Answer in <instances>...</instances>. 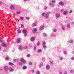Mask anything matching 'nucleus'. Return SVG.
Wrapping results in <instances>:
<instances>
[{
	"mask_svg": "<svg viewBox=\"0 0 74 74\" xmlns=\"http://www.w3.org/2000/svg\"><path fill=\"white\" fill-rule=\"evenodd\" d=\"M20 60L22 63L23 64H24L26 62V61L23 58H21Z\"/></svg>",
	"mask_w": 74,
	"mask_h": 74,
	"instance_id": "nucleus-1",
	"label": "nucleus"
},
{
	"mask_svg": "<svg viewBox=\"0 0 74 74\" xmlns=\"http://www.w3.org/2000/svg\"><path fill=\"white\" fill-rule=\"evenodd\" d=\"M4 69L5 71H8V67L7 66H5L4 67Z\"/></svg>",
	"mask_w": 74,
	"mask_h": 74,
	"instance_id": "nucleus-2",
	"label": "nucleus"
},
{
	"mask_svg": "<svg viewBox=\"0 0 74 74\" xmlns=\"http://www.w3.org/2000/svg\"><path fill=\"white\" fill-rule=\"evenodd\" d=\"M44 26H41L40 28V30H43V29H44Z\"/></svg>",
	"mask_w": 74,
	"mask_h": 74,
	"instance_id": "nucleus-3",
	"label": "nucleus"
},
{
	"mask_svg": "<svg viewBox=\"0 0 74 74\" xmlns=\"http://www.w3.org/2000/svg\"><path fill=\"white\" fill-rule=\"evenodd\" d=\"M37 31V29L35 28H34L32 30V32L33 33H36Z\"/></svg>",
	"mask_w": 74,
	"mask_h": 74,
	"instance_id": "nucleus-4",
	"label": "nucleus"
},
{
	"mask_svg": "<svg viewBox=\"0 0 74 74\" xmlns=\"http://www.w3.org/2000/svg\"><path fill=\"white\" fill-rule=\"evenodd\" d=\"M17 41L18 43H20L21 42V39H20V38H17Z\"/></svg>",
	"mask_w": 74,
	"mask_h": 74,
	"instance_id": "nucleus-5",
	"label": "nucleus"
},
{
	"mask_svg": "<svg viewBox=\"0 0 74 74\" xmlns=\"http://www.w3.org/2000/svg\"><path fill=\"white\" fill-rule=\"evenodd\" d=\"M23 32L24 33H27V31H26V29H24L23 30Z\"/></svg>",
	"mask_w": 74,
	"mask_h": 74,
	"instance_id": "nucleus-6",
	"label": "nucleus"
},
{
	"mask_svg": "<svg viewBox=\"0 0 74 74\" xmlns=\"http://www.w3.org/2000/svg\"><path fill=\"white\" fill-rule=\"evenodd\" d=\"M56 18H59L60 16V14L57 13L56 14Z\"/></svg>",
	"mask_w": 74,
	"mask_h": 74,
	"instance_id": "nucleus-7",
	"label": "nucleus"
},
{
	"mask_svg": "<svg viewBox=\"0 0 74 74\" xmlns=\"http://www.w3.org/2000/svg\"><path fill=\"white\" fill-rule=\"evenodd\" d=\"M46 69H48L50 68V66L48 64H47L46 66Z\"/></svg>",
	"mask_w": 74,
	"mask_h": 74,
	"instance_id": "nucleus-8",
	"label": "nucleus"
},
{
	"mask_svg": "<svg viewBox=\"0 0 74 74\" xmlns=\"http://www.w3.org/2000/svg\"><path fill=\"white\" fill-rule=\"evenodd\" d=\"M34 40H35V38H34V37H32L31 38V41H34Z\"/></svg>",
	"mask_w": 74,
	"mask_h": 74,
	"instance_id": "nucleus-9",
	"label": "nucleus"
},
{
	"mask_svg": "<svg viewBox=\"0 0 74 74\" xmlns=\"http://www.w3.org/2000/svg\"><path fill=\"white\" fill-rule=\"evenodd\" d=\"M59 4H60V5H63V4H64L63 3L61 2H60L59 3Z\"/></svg>",
	"mask_w": 74,
	"mask_h": 74,
	"instance_id": "nucleus-10",
	"label": "nucleus"
},
{
	"mask_svg": "<svg viewBox=\"0 0 74 74\" xmlns=\"http://www.w3.org/2000/svg\"><path fill=\"white\" fill-rule=\"evenodd\" d=\"M69 42V43H72V42H74V40H70Z\"/></svg>",
	"mask_w": 74,
	"mask_h": 74,
	"instance_id": "nucleus-11",
	"label": "nucleus"
},
{
	"mask_svg": "<svg viewBox=\"0 0 74 74\" xmlns=\"http://www.w3.org/2000/svg\"><path fill=\"white\" fill-rule=\"evenodd\" d=\"M9 64L10 66H13L14 65V64L11 62H10L9 63Z\"/></svg>",
	"mask_w": 74,
	"mask_h": 74,
	"instance_id": "nucleus-12",
	"label": "nucleus"
},
{
	"mask_svg": "<svg viewBox=\"0 0 74 74\" xmlns=\"http://www.w3.org/2000/svg\"><path fill=\"white\" fill-rule=\"evenodd\" d=\"M23 69H27V67L25 66H24L23 67Z\"/></svg>",
	"mask_w": 74,
	"mask_h": 74,
	"instance_id": "nucleus-13",
	"label": "nucleus"
},
{
	"mask_svg": "<svg viewBox=\"0 0 74 74\" xmlns=\"http://www.w3.org/2000/svg\"><path fill=\"white\" fill-rule=\"evenodd\" d=\"M64 15H66L67 14V11H65L64 12Z\"/></svg>",
	"mask_w": 74,
	"mask_h": 74,
	"instance_id": "nucleus-14",
	"label": "nucleus"
},
{
	"mask_svg": "<svg viewBox=\"0 0 74 74\" xmlns=\"http://www.w3.org/2000/svg\"><path fill=\"white\" fill-rule=\"evenodd\" d=\"M43 35L44 37H47V35L45 33H43Z\"/></svg>",
	"mask_w": 74,
	"mask_h": 74,
	"instance_id": "nucleus-15",
	"label": "nucleus"
},
{
	"mask_svg": "<svg viewBox=\"0 0 74 74\" xmlns=\"http://www.w3.org/2000/svg\"><path fill=\"white\" fill-rule=\"evenodd\" d=\"M67 27H68V28H69L70 27V25L69 24H67Z\"/></svg>",
	"mask_w": 74,
	"mask_h": 74,
	"instance_id": "nucleus-16",
	"label": "nucleus"
},
{
	"mask_svg": "<svg viewBox=\"0 0 74 74\" xmlns=\"http://www.w3.org/2000/svg\"><path fill=\"white\" fill-rule=\"evenodd\" d=\"M32 26L33 27H35V26H36V23L33 24L32 25Z\"/></svg>",
	"mask_w": 74,
	"mask_h": 74,
	"instance_id": "nucleus-17",
	"label": "nucleus"
},
{
	"mask_svg": "<svg viewBox=\"0 0 74 74\" xmlns=\"http://www.w3.org/2000/svg\"><path fill=\"white\" fill-rule=\"evenodd\" d=\"M48 16H49V15L48 14H47L45 15V16L46 18H48Z\"/></svg>",
	"mask_w": 74,
	"mask_h": 74,
	"instance_id": "nucleus-18",
	"label": "nucleus"
},
{
	"mask_svg": "<svg viewBox=\"0 0 74 74\" xmlns=\"http://www.w3.org/2000/svg\"><path fill=\"white\" fill-rule=\"evenodd\" d=\"M38 52L40 53L41 52H42V50L41 49H39L38 50Z\"/></svg>",
	"mask_w": 74,
	"mask_h": 74,
	"instance_id": "nucleus-19",
	"label": "nucleus"
},
{
	"mask_svg": "<svg viewBox=\"0 0 74 74\" xmlns=\"http://www.w3.org/2000/svg\"><path fill=\"white\" fill-rule=\"evenodd\" d=\"M2 45L3 47H6V45L4 43H2Z\"/></svg>",
	"mask_w": 74,
	"mask_h": 74,
	"instance_id": "nucleus-20",
	"label": "nucleus"
},
{
	"mask_svg": "<svg viewBox=\"0 0 74 74\" xmlns=\"http://www.w3.org/2000/svg\"><path fill=\"white\" fill-rule=\"evenodd\" d=\"M29 65H32L33 64V63H32V62H29Z\"/></svg>",
	"mask_w": 74,
	"mask_h": 74,
	"instance_id": "nucleus-21",
	"label": "nucleus"
},
{
	"mask_svg": "<svg viewBox=\"0 0 74 74\" xmlns=\"http://www.w3.org/2000/svg\"><path fill=\"white\" fill-rule=\"evenodd\" d=\"M11 9H14V5H12L11 6Z\"/></svg>",
	"mask_w": 74,
	"mask_h": 74,
	"instance_id": "nucleus-22",
	"label": "nucleus"
},
{
	"mask_svg": "<svg viewBox=\"0 0 74 74\" xmlns=\"http://www.w3.org/2000/svg\"><path fill=\"white\" fill-rule=\"evenodd\" d=\"M10 71H14V69L10 68Z\"/></svg>",
	"mask_w": 74,
	"mask_h": 74,
	"instance_id": "nucleus-23",
	"label": "nucleus"
},
{
	"mask_svg": "<svg viewBox=\"0 0 74 74\" xmlns=\"http://www.w3.org/2000/svg\"><path fill=\"white\" fill-rule=\"evenodd\" d=\"M70 73H74V71L73 70H71L70 71Z\"/></svg>",
	"mask_w": 74,
	"mask_h": 74,
	"instance_id": "nucleus-24",
	"label": "nucleus"
},
{
	"mask_svg": "<svg viewBox=\"0 0 74 74\" xmlns=\"http://www.w3.org/2000/svg\"><path fill=\"white\" fill-rule=\"evenodd\" d=\"M21 26L22 28H23V27H24V25H23V24H21Z\"/></svg>",
	"mask_w": 74,
	"mask_h": 74,
	"instance_id": "nucleus-25",
	"label": "nucleus"
},
{
	"mask_svg": "<svg viewBox=\"0 0 74 74\" xmlns=\"http://www.w3.org/2000/svg\"><path fill=\"white\" fill-rule=\"evenodd\" d=\"M21 12H16V14H20Z\"/></svg>",
	"mask_w": 74,
	"mask_h": 74,
	"instance_id": "nucleus-26",
	"label": "nucleus"
},
{
	"mask_svg": "<svg viewBox=\"0 0 74 74\" xmlns=\"http://www.w3.org/2000/svg\"><path fill=\"white\" fill-rule=\"evenodd\" d=\"M40 74V71H38L36 73V74Z\"/></svg>",
	"mask_w": 74,
	"mask_h": 74,
	"instance_id": "nucleus-27",
	"label": "nucleus"
},
{
	"mask_svg": "<svg viewBox=\"0 0 74 74\" xmlns=\"http://www.w3.org/2000/svg\"><path fill=\"white\" fill-rule=\"evenodd\" d=\"M23 49V48H22V46H20V49Z\"/></svg>",
	"mask_w": 74,
	"mask_h": 74,
	"instance_id": "nucleus-28",
	"label": "nucleus"
},
{
	"mask_svg": "<svg viewBox=\"0 0 74 74\" xmlns=\"http://www.w3.org/2000/svg\"><path fill=\"white\" fill-rule=\"evenodd\" d=\"M18 33H21V30H18Z\"/></svg>",
	"mask_w": 74,
	"mask_h": 74,
	"instance_id": "nucleus-29",
	"label": "nucleus"
},
{
	"mask_svg": "<svg viewBox=\"0 0 74 74\" xmlns=\"http://www.w3.org/2000/svg\"><path fill=\"white\" fill-rule=\"evenodd\" d=\"M43 45H45V42L43 41Z\"/></svg>",
	"mask_w": 74,
	"mask_h": 74,
	"instance_id": "nucleus-30",
	"label": "nucleus"
},
{
	"mask_svg": "<svg viewBox=\"0 0 74 74\" xmlns=\"http://www.w3.org/2000/svg\"><path fill=\"white\" fill-rule=\"evenodd\" d=\"M64 74H67V72L65 71L64 72Z\"/></svg>",
	"mask_w": 74,
	"mask_h": 74,
	"instance_id": "nucleus-31",
	"label": "nucleus"
},
{
	"mask_svg": "<svg viewBox=\"0 0 74 74\" xmlns=\"http://www.w3.org/2000/svg\"><path fill=\"white\" fill-rule=\"evenodd\" d=\"M52 3H55V1H52Z\"/></svg>",
	"mask_w": 74,
	"mask_h": 74,
	"instance_id": "nucleus-32",
	"label": "nucleus"
},
{
	"mask_svg": "<svg viewBox=\"0 0 74 74\" xmlns=\"http://www.w3.org/2000/svg\"><path fill=\"white\" fill-rule=\"evenodd\" d=\"M53 31H54V32H56V29H53Z\"/></svg>",
	"mask_w": 74,
	"mask_h": 74,
	"instance_id": "nucleus-33",
	"label": "nucleus"
},
{
	"mask_svg": "<svg viewBox=\"0 0 74 74\" xmlns=\"http://www.w3.org/2000/svg\"><path fill=\"white\" fill-rule=\"evenodd\" d=\"M40 65H41V66H43V65H44V64H43V63L41 62L40 63Z\"/></svg>",
	"mask_w": 74,
	"mask_h": 74,
	"instance_id": "nucleus-34",
	"label": "nucleus"
},
{
	"mask_svg": "<svg viewBox=\"0 0 74 74\" xmlns=\"http://www.w3.org/2000/svg\"><path fill=\"white\" fill-rule=\"evenodd\" d=\"M20 19L21 20H23V17H20Z\"/></svg>",
	"mask_w": 74,
	"mask_h": 74,
	"instance_id": "nucleus-35",
	"label": "nucleus"
},
{
	"mask_svg": "<svg viewBox=\"0 0 74 74\" xmlns=\"http://www.w3.org/2000/svg\"><path fill=\"white\" fill-rule=\"evenodd\" d=\"M8 59H9L8 57H7L5 59H6V60H8Z\"/></svg>",
	"mask_w": 74,
	"mask_h": 74,
	"instance_id": "nucleus-36",
	"label": "nucleus"
},
{
	"mask_svg": "<svg viewBox=\"0 0 74 74\" xmlns=\"http://www.w3.org/2000/svg\"><path fill=\"white\" fill-rule=\"evenodd\" d=\"M71 60H74V57H71Z\"/></svg>",
	"mask_w": 74,
	"mask_h": 74,
	"instance_id": "nucleus-37",
	"label": "nucleus"
},
{
	"mask_svg": "<svg viewBox=\"0 0 74 74\" xmlns=\"http://www.w3.org/2000/svg\"><path fill=\"white\" fill-rule=\"evenodd\" d=\"M44 15H45V13H43L42 14V16H44Z\"/></svg>",
	"mask_w": 74,
	"mask_h": 74,
	"instance_id": "nucleus-38",
	"label": "nucleus"
},
{
	"mask_svg": "<svg viewBox=\"0 0 74 74\" xmlns=\"http://www.w3.org/2000/svg\"><path fill=\"white\" fill-rule=\"evenodd\" d=\"M24 36H25V37H26V36H27V34H26L24 35Z\"/></svg>",
	"mask_w": 74,
	"mask_h": 74,
	"instance_id": "nucleus-39",
	"label": "nucleus"
},
{
	"mask_svg": "<svg viewBox=\"0 0 74 74\" xmlns=\"http://www.w3.org/2000/svg\"><path fill=\"white\" fill-rule=\"evenodd\" d=\"M26 19L27 20L28 19H29V17H26Z\"/></svg>",
	"mask_w": 74,
	"mask_h": 74,
	"instance_id": "nucleus-40",
	"label": "nucleus"
},
{
	"mask_svg": "<svg viewBox=\"0 0 74 74\" xmlns=\"http://www.w3.org/2000/svg\"><path fill=\"white\" fill-rule=\"evenodd\" d=\"M37 45H38V46H39V45H40V42H38L37 44Z\"/></svg>",
	"mask_w": 74,
	"mask_h": 74,
	"instance_id": "nucleus-41",
	"label": "nucleus"
},
{
	"mask_svg": "<svg viewBox=\"0 0 74 74\" xmlns=\"http://www.w3.org/2000/svg\"><path fill=\"white\" fill-rule=\"evenodd\" d=\"M13 61L14 62H16V60L15 59H14L13 60Z\"/></svg>",
	"mask_w": 74,
	"mask_h": 74,
	"instance_id": "nucleus-42",
	"label": "nucleus"
},
{
	"mask_svg": "<svg viewBox=\"0 0 74 74\" xmlns=\"http://www.w3.org/2000/svg\"><path fill=\"white\" fill-rule=\"evenodd\" d=\"M27 57H29L30 56V55L28 54L27 56Z\"/></svg>",
	"mask_w": 74,
	"mask_h": 74,
	"instance_id": "nucleus-43",
	"label": "nucleus"
},
{
	"mask_svg": "<svg viewBox=\"0 0 74 74\" xmlns=\"http://www.w3.org/2000/svg\"><path fill=\"white\" fill-rule=\"evenodd\" d=\"M62 29L63 30H64V27H62Z\"/></svg>",
	"mask_w": 74,
	"mask_h": 74,
	"instance_id": "nucleus-44",
	"label": "nucleus"
},
{
	"mask_svg": "<svg viewBox=\"0 0 74 74\" xmlns=\"http://www.w3.org/2000/svg\"><path fill=\"white\" fill-rule=\"evenodd\" d=\"M27 48V46H26L25 49H26Z\"/></svg>",
	"mask_w": 74,
	"mask_h": 74,
	"instance_id": "nucleus-45",
	"label": "nucleus"
},
{
	"mask_svg": "<svg viewBox=\"0 0 74 74\" xmlns=\"http://www.w3.org/2000/svg\"><path fill=\"white\" fill-rule=\"evenodd\" d=\"M72 12V10H71L69 12V14H71Z\"/></svg>",
	"mask_w": 74,
	"mask_h": 74,
	"instance_id": "nucleus-46",
	"label": "nucleus"
},
{
	"mask_svg": "<svg viewBox=\"0 0 74 74\" xmlns=\"http://www.w3.org/2000/svg\"><path fill=\"white\" fill-rule=\"evenodd\" d=\"M44 45V48H46V46H45V45Z\"/></svg>",
	"mask_w": 74,
	"mask_h": 74,
	"instance_id": "nucleus-47",
	"label": "nucleus"
},
{
	"mask_svg": "<svg viewBox=\"0 0 74 74\" xmlns=\"http://www.w3.org/2000/svg\"><path fill=\"white\" fill-rule=\"evenodd\" d=\"M44 8H45V9H47V6H46V7H45Z\"/></svg>",
	"mask_w": 74,
	"mask_h": 74,
	"instance_id": "nucleus-48",
	"label": "nucleus"
},
{
	"mask_svg": "<svg viewBox=\"0 0 74 74\" xmlns=\"http://www.w3.org/2000/svg\"><path fill=\"white\" fill-rule=\"evenodd\" d=\"M64 54L65 55L66 54V51H64Z\"/></svg>",
	"mask_w": 74,
	"mask_h": 74,
	"instance_id": "nucleus-49",
	"label": "nucleus"
},
{
	"mask_svg": "<svg viewBox=\"0 0 74 74\" xmlns=\"http://www.w3.org/2000/svg\"><path fill=\"white\" fill-rule=\"evenodd\" d=\"M63 59V58H60V60H62Z\"/></svg>",
	"mask_w": 74,
	"mask_h": 74,
	"instance_id": "nucleus-50",
	"label": "nucleus"
},
{
	"mask_svg": "<svg viewBox=\"0 0 74 74\" xmlns=\"http://www.w3.org/2000/svg\"><path fill=\"white\" fill-rule=\"evenodd\" d=\"M34 49H35V50H36V47H34Z\"/></svg>",
	"mask_w": 74,
	"mask_h": 74,
	"instance_id": "nucleus-51",
	"label": "nucleus"
},
{
	"mask_svg": "<svg viewBox=\"0 0 74 74\" xmlns=\"http://www.w3.org/2000/svg\"><path fill=\"white\" fill-rule=\"evenodd\" d=\"M64 11V10H61V11Z\"/></svg>",
	"mask_w": 74,
	"mask_h": 74,
	"instance_id": "nucleus-52",
	"label": "nucleus"
},
{
	"mask_svg": "<svg viewBox=\"0 0 74 74\" xmlns=\"http://www.w3.org/2000/svg\"><path fill=\"white\" fill-rule=\"evenodd\" d=\"M60 74H62V72H60Z\"/></svg>",
	"mask_w": 74,
	"mask_h": 74,
	"instance_id": "nucleus-53",
	"label": "nucleus"
},
{
	"mask_svg": "<svg viewBox=\"0 0 74 74\" xmlns=\"http://www.w3.org/2000/svg\"><path fill=\"white\" fill-rule=\"evenodd\" d=\"M24 1H27V0H24Z\"/></svg>",
	"mask_w": 74,
	"mask_h": 74,
	"instance_id": "nucleus-54",
	"label": "nucleus"
},
{
	"mask_svg": "<svg viewBox=\"0 0 74 74\" xmlns=\"http://www.w3.org/2000/svg\"><path fill=\"white\" fill-rule=\"evenodd\" d=\"M32 71L33 72L34 71V70H32Z\"/></svg>",
	"mask_w": 74,
	"mask_h": 74,
	"instance_id": "nucleus-55",
	"label": "nucleus"
},
{
	"mask_svg": "<svg viewBox=\"0 0 74 74\" xmlns=\"http://www.w3.org/2000/svg\"><path fill=\"white\" fill-rule=\"evenodd\" d=\"M39 67H41V66H40H40H39Z\"/></svg>",
	"mask_w": 74,
	"mask_h": 74,
	"instance_id": "nucleus-56",
	"label": "nucleus"
}]
</instances>
